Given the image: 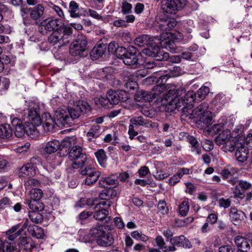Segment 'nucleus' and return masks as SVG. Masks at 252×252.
I'll list each match as a JSON object with an SVG mask.
<instances>
[{
    "label": "nucleus",
    "instance_id": "obj_51",
    "mask_svg": "<svg viewBox=\"0 0 252 252\" xmlns=\"http://www.w3.org/2000/svg\"><path fill=\"white\" fill-rule=\"evenodd\" d=\"M209 91L210 89L208 87L203 86L200 88L196 93L198 100H202L204 99L206 96L209 93Z\"/></svg>",
    "mask_w": 252,
    "mask_h": 252
},
{
    "label": "nucleus",
    "instance_id": "obj_13",
    "mask_svg": "<svg viewBox=\"0 0 252 252\" xmlns=\"http://www.w3.org/2000/svg\"><path fill=\"white\" fill-rule=\"evenodd\" d=\"M183 7L181 0H162L161 9L167 13H175Z\"/></svg>",
    "mask_w": 252,
    "mask_h": 252
},
{
    "label": "nucleus",
    "instance_id": "obj_24",
    "mask_svg": "<svg viewBox=\"0 0 252 252\" xmlns=\"http://www.w3.org/2000/svg\"><path fill=\"white\" fill-rule=\"evenodd\" d=\"M170 242L172 245V246L182 247L185 248H190L191 244L189 240L186 239L183 235L176 236L170 238Z\"/></svg>",
    "mask_w": 252,
    "mask_h": 252
},
{
    "label": "nucleus",
    "instance_id": "obj_4",
    "mask_svg": "<svg viewBox=\"0 0 252 252\" xmlns=\"http://www.w3.org/2000/svg\"><path fill=\"white\" fill-rule=\"evenodd\" d=\"M71 27H64L61 29V31H54L51 34L48 38V41L55 45L59 43L60 45L63 46L69 42L68 38L72 34Z\"/></svg>",
    "mask_w": 252,
    "mask_h": 252
},
{
    "label": "nucleus",
    "instance_id": "obj_49",
    "mask_svg": "<svg viewBox=\"0 0 252 252\" xmlns=\"http://www.w3.org/2000/svg\"><path fill=\"white\" fill-rule=\"evenodd\" d=\"M30 200H40L43 196V192L39 189H32L30 191Z\"/></svg>",
    "mask_w": 252,
    "mask_h": 252
},
{
    "label": "nucleus",
    "instance_id": "obj_39",
    "mask_svg": "<svg viewBox=\"0 0 252 252\" xmlns=\"http://www.w3.org/2000/svg\"><path fill=\"white\" fill-rule=\"evenodd\" d=\"M12 130L9 125L4 124L0 126V137L9 139L12 135Z\"/></svg>",
    "mask_w": 252,
    "mask_h": 252
},
{
    "label": "nucleus",
    "instance_id": "obj_11",
    "mask_svg": "<svg viewBox=\"0 0 252 252\" xmlns=\"http://www.w3.org/2000/svg\"><path fill=\"white\" fill-rule=\"evenodd\" d=\"M107 98L111 105H117L120 101H126L128 98L126 91L120 90L113 91L110 90L107 93Z\"/></svg>",
    "mask_w": 252,
    "mask_h": 252
},
{
    "label": "nucleus",
    "instance_id": "obj_21",
    "mask_svg": "<svg viewBox=\"0 0 252 252\" xmlns=\"http://www.w3.org/2000/svg\"><path fill=\"white\" fill-rule=\"evenodd\" d=\"M19 240L18 246L13 245L12 243L11 246L17 247L19 250L21 248L30 252H36V246L33 242L28 241L26 237H20Z\"/></svg>",
    "mask_w": 252,
    "mask_h": 252
},
{
    "label": "nucleus",
    "instance_id": "obj_5",
    "mask_svg": "<svg viewBox=\"0 0 252 252\" xmlns=\"http://www.w3.org/2000/svg\"><path fill=\"white\" fill-rule=\"evenodd\" d=\"M67 155L70 160H74L72 163V168H78L85 165L87 157L86 155L82 153V149L80 146H73Z\"/></svg>",
    "mask_w": 252,
    "mask_h": 252
},
{
    "label": "nucleus",
    "instance_id": "obj_48",
    "mask_svg": "<svg viewBox=\"0 0 252 252\" xmlns=\"http://www.w3.org/2000/svg\"><path fill=\"white\" fill-rule=\"evenodd\" d=\"M149 37L147 35H141L136 37L134 40V43L136 45L139 46H144L149 43Z\"/></svg>",
    "mask_w": 252,
    "mask_h": 252
},
{
    "label": "nucleus",
    "instance_id": "obj_22",
    "mask_svg": "<svg viewBox=\"0 0 252 252\" xmlns=\"http://www.w3.org/2000/svg\"><path fill=\"white\" fill-rule=\"evenodd\" d=\"M40 127L41 125L37 126L36 125L33 124V123H30L29 122H25V133L32 138H35L38 137L39 134V128Z\"/></svg>",
    "mask_w": 252,
    "mask_h": 252
},
{
    "label": "nucleus",
    "instance_id": "obj_52",
    "mask_svg": "<svg viewBox=\"0 0 252 252\" xmlns=\"http://www.w3.org/2000/svg\"><path fill=\"white\" fill-rule=\"evenodd\" d=\"M189 206L188 201H184L181 203L179 207V212L183 216H186L189 210Z\"/></svg>",
    "mask_w": 252,
    "mask_h": 252
},
{
    "label": "nucleus",
    "instance_id": "obj_8",
    "mask_svg": "<svg viewBox=\"0 0 252 252\" xmlns=\"http://www.w3.org/2000/svg\"><path fill=\"white\" fill-rule=\"evenodd\" d=\"M80 168V174L83 176H86L84 181L86 185L91 186L93 185L97 181L101 175L100 171L90 166H85L84 168L82 166Z\"/></svg>",
    "mask_w": 252,
    "mask_h": 252
},
{
    "label": "nucleus",
    "instance_id": "obj_33",
    "mask_svg": "<svg viewBox=\"0 0 252 252\" xmlns=\"http://www.w3.org/2000/svg\"><path fill=\"white\" fill-rule=\"evenodd\" d=\"M130 125L137 127L140 126L145 127L149 126L148 121L144 119L142 116H135L129 120Z\"/></svg>",
    "mask_w": 252,
    "mask_h": 252
},
{
    "label": "nucleus",
    "instance_id": "obj_3",
    "mask_svg": "<svg viewBox=\"0 0 252 252\" xmlns=\"http://www.w3.org/2000/svg\"><path fill=\"white\" fill-rule=\"evenodd\" d=\"M88 40L84 35H79L70 45L69 54L78 59L84 58L88 54Z\"/></svg>",
    "mask_w": 252,
    "mask_h": 252
},
{
    "label": "nucleus",
    "instance_id": "obj_37",
    "mask_svg": "<svg viewBox=\"0 0 252 252\" xmlns=\"http://www.w3.org/2000/svg\"><path fill=\"white\" fill-rule=\"evenodd\" d=\"M169 77L170 76H168L167 74L161 75L158 80V84L154 87L153 90L158 92L159 93L163 92L166 87L165 83Z\"/></svg>",
    "mask_w": 252,
    "mask_h": 252
},
{
    "label": "nucleus",
    "instance_id": "obj_16",
    "mask_svg": "<svg viewBox=\"0 0 252 252\" xmlns=\"http://www.w3.org/2000/svg\"><path fill=\"white\" fill-rule=\"evenodd\" d=\"M252 187V185L250 182L240 180L238 181V183L235 186L233 191L234 196L240 199H244L245 197V191L250 189Z\"/></svg>",
    "mask_w": 252,
    "mask_h": 252
},
{
    "label": "nucleus",
    "instance_id": "obj_63",
    "mask_svg": "<svg viewBox=\"0 0 252 252\" xmlns=\"http://www.w3.org/2000/svg\"><path fill=\"white\" fill-rule=\"evenodd\" d=\"M219 252H235V249H233L230 245H223L220 246L219 249Z\"/></svg>",
    "mask_w": 252,
    "mask_h": 252
},
{
    "label": "nucleus",
    "instance_id": "obj_45",
    "mask_svg": "<svg viewBox=\"0 0 252 252\" xmlns=\"http://www.w3.org/2000/svg\"><path fill=\"white\" fill-rule=\"evenodd\" d=\"M29 217L30 220L35 223H40L43 220V216L36 211H29Z\"/></svg>",
    "mask_w": 252,
    "mask_h": 252
},
{
    "label": "nucleus",
    "instance_id": "obj_9",
    "mask_svg": "<svg viewBox=\"0 0 252 252\" xmlns=\"http://www.w3.org/2000/svg\"><path fill=\"white\" fill-rule=\"evenodd\" d=\"M140 56L141 53L135 47L129 46L128 52L125 58H124L123 62L127 65L139 66L141 64L139 62Z\"/></svg>",
    "mask_w": 252,
    "mask_h": 252
},
{
    "label": "nucleus",
    "instance_id": "obj_46",
    "mask_svg": "<svg viewBox=\"0 0 252 252\" xmlns=\"http://www.w3.org/2000/svg\"><path fill=\"white\" fill-rule=\"evenodd\" d=\"M79 5L75 1H71L69 3V10L70 16L73 18H77L79 16Z\"/></svg>",
    "mask_w": 252,
    "mask_h": 252
},
{
    "label": "nucleus",
    "instance_id": "obj_25",
    "mask_svg": "<svg viewBox=\"0 0 252 252\" xmlns=\"http://www.w3.org/2000/svg\"><path fill=\"white\" fill-rule=\"evenodd\" d=\"M156 94V93L140 91L135 95V98L137 101H150L155 97Z\"/></svg>",
    "mask_w": 252,
    "mask_h": 252
},
{
    "label": "nucleus",
    "instance_id": "obj_42",
    "mask_svg": "<svg viewBox=\"0 0 252 252\" xmlns=\"http://www.w3.org/2000/svg\"><path fill=\"white\" fill-rule=\"evenodd\" d=\"M13 202L7 197H3L0 199V210H5L6 212L10 211Z\"/></svg>",
    "mask_w": 252,
    "mask_h": 252
},
{
    "label": "nucleus",
    "instance_id": "obj_59",
    "mask_svg": "<svg viewBox=\"0 0 252 252\" xmlns=\"http://www.w3.org/2000/svg\"><path fill=\"white\" fill-rule=\"evenodd\" d=\"M118 47V44L115 41H112L108 45V51L110 54L115 55Z\"/></svg>",
    "mask_w": 252,
    "mask_h": 252
},
{
    "label": "nucleus",
    "instance_id": "obj_64",
    "mask_svg": "<svg viewBox=\"0 0 252 252\" xmlns=\"http://www.w3.org/2000/svg\"><path fill=\"white\" fill-rule=\"evenodd\" d=\"M150 171L148 167L144 166L141 167L138 170V173L140 177H144L149 173Z\"/></svg>",
    "mask_w": 252,
    "mask_h": 252
},
{
    "label": "nucleus",
    "instance_id": "obj_20",
    "mask_svg": "<svg viewBox=\"0 0 252 252\" xmlns=\"http://www.w3.org/2000/svg\"><path fill=\"white\" fill-rule=\"evenodd\" d=\"M241 141H240L237 137H232L231 136L224 145L222 146V149L225 152H232L239 146H241L242 143H244V141H243L242 139Z\"/></svg>",
    "mask_w": 252,
    "mask_h": 252
},
{
    "label": "nucleus",
    "instance_id": "obj_38",
    "mask_svg": "<svg viewBox=\"0 0 252 252\" xmlns=\"http://www.w3.org/2000/svg\"><path fill=\"white\" fill-rule=\"evenodd\" d=\"M28 231L32 236L37 239L41 238L44 235L43 229L35 225H30Z\"/></svg>",
    "mask_w": 252,
    "mask_h": 252
},
{
    "label": "nucleus",
    "instance_id": "obj_23",
    "mask_svg": "<svg viewBox=\"0 0 252 252\" xmlns=\"http://www.w3.org/2000/svg\"><path fill=\"white\" fill-rule=\"evenodd\" d=\"M234 242L237 248L236 252H248L250 251V245L245 238L237 236L235 238Z\"/></svg>",
    "mask_w": 252,
    "mask_h": 252
},
{
    "label": "nucleus",
    "instance_id": "obj_18",
    "mask_svg": "<svg viewBox=\"0 0 252 252\" xmlns=\"http://www.w3.org/2000/svg\"><path fill=\"white\" fill-rule=\"evenodd\" d=\"M39 109L38 105L34 104L32 107V105H30L29 108L28 109V119L30 123H33L36 125V126H39L41 124V118L38 113Z\"/></svg>",
    "mask_w": 252,
    "mask_h": 252
},
{
    "label": "nucleus",
    "instance_id": "obj_29",
    "mask_svg": "<svg viewBox=\"0 0 252 252\" xmlns=\"http://www.w3.org/2000/svg\"><path fill=\"white\" fill-rule=\"evenodd\" d=\"M106 49L105 44H98L94 47L90 53V56L93 60L101 57L105 53Z\"/></svg>",
    "mask_w": 252,
    "mask_h": 252
},
{
    "label": "nucleus",
    "instance_id": "obj_6",
    "mask_svg": "<svg viewBox=\"0 0 252 252\" xmlns=\"http://www.w3.org/2000/svg\"><path fill=\"white\" fill-rule=\"evenodd\" d=\"M142 53L146 56L155 58L157 61H166L169 59V54L162 50L159 46L151 45L142 50Z\"/></svg>",
    "mask_w": 252,
    "mask_h": 252
},
{
    "label": "nucleus",
    "instance_id": "obj_36",
    "mask_svg": "<svg viewBox=\"0 0 252 252\" xmlns=\"http://www.w3.org/2000/svg\"><path fill=\"white\" fill-rule=\"evenodd\" d=\"M167 35H168V38L165 39L164 40L162 41V46L170 52L175 53L177 49V46L174 40L169 38V35H172L171 33H167Z\"/></svg>",
    "mask_w": 252,
    "mask_h": 252
},
{
    "label": "nucleus",
    "instance_id": "obj_60",
    "mask_svg": "<svg viewBox=\"0 0 252 252\" xmlns=\"http://www.w3.org/2000/svg\"><path fill=\"white\" fill-rule=\"evenodd\" d=\"M126 88L129 90H134L138 87V84L135 81H129L125 84Z\"/></svg>",
    "mask_w": 252,
    "mask_h": 252
},
{
    "label": "nucleus",
    "instance_id": "obj_50",
    "mask_svg": "<svg viewBox=\"0 0 252 252\" xmlns=\"http://www.w3.org/2000/svg\"><path fill=\"white\" fill-rule=\"evenodd\" d=\"M108 215V211L105 209H100L95 212L94 218L95 220H102L106 218Z\"/></svg>",
    "mask_w": 252,
    "mask_h": 252
},
{
    "label": "nucleus",
    "instance_id": "obj_28",
    "mask_svg": "<svg viewBox=\"0 0 252 252\" xmlns=\"http://www.w3.org/2000/svg\"><path fill=\"white\" fill-rule=\"evenodd\" d=\"M244 143H242L241 146H239L235 152V157L237 160L240 162H244L248 158V150L247 148L244 146Z\"/></svg>",
    "mask_w": 252,
    "mask_h": 252
},
{
    "label": "nucleus",
    "instance_id": "obj_44",
    "mask_svg": "<svg viewBox=\"0 0 252 252\" xmlns=\"http://www.w3.org/2000/svg\"><path fill=\"white\" fill-rule=\"evenodd\" d=\"M95 157L101 166H105L107 157L103 149H99L95 153Z\"/></svg>",
    "mask_w": 252,
    "mask_h": 252
},
{
    "label": "nucleus",
    "instance_id": "obj_54",
    "mask_svg": "<svg viewBox=\"0 0 252 252\" xmlns=\"http://www.w3.org/2000/svg\"><path fill=\"white\" fill-rule=\"evenodd\" d=\"M128 52V47L127 48H124L122 46H119L114 55L117 58L124 60V58H125L126 54Z\"/></svg>",
    "mask_w": 252,
    "mask_h": 252
},
{
    "label": "nucleus",
    "instance_id": "obj_62",
    "mask_svg": "<svg viewBox=\"0 0 252 252\" xmlns=\"http://www.w3.org/2000/svg\"><path fill=\"white\" fill-rule=\"evenodd\" d=\"M98 102L102 107H104L105 108H109L111 105L109 101H108V98H107V95L106 97H100L98 99Z\"/></svg>",
    "mask_w": 252,
    "mask_h": 252
},
{
    "label": "nucleus",
    "instance_id": "obj_58",
    "mask_svg": "<svg viewBox=\"0 0 252 252\" xmlns=\"http://www.w3.org/2000/svg\"><path fill=\"white\" fill-rule=\"evenodd\" d=\"M242 131L241 129L235 128L231 133V136L232 137H237L238 138H239L240 141H242V139H243V141H244L245 136H243V135L242 134Z\"/></svg>",
    "mask_w": 252,
    "mask_h": 252
},
{
    "label": "nucleus",
    "instance_id": "obj_43",
    "mask_svg": "<svg viewBox=\"0 0 252 252\" xmlns=\"http://www.w3.org/2000/svg\"><path fill=\"white\" fill-rule=\"evenodd\" d=\"M188 140L191 145V151L196 152L197 154L200 155L201 153V149L196 138L193 136H189Z\"/></svg>",
    "mask_w": 252,
    "mask_h": 252
},
{
    "label": "nucleus",
    "instance_id": "obj_32",
    "mask_svg": "<svg viewBox=\"0 0 252 252\" xmlns=\"http://www.w3.org/2000/svg\"><path fill=\"white\" fill-rule=\"evenodd\" d=\"M231 137L230 130L227 129L222 131L215 138V142L219 146L223 145Z\"/></svg>",
    "mask_w": 252,
    "mask_h": 252
},
{
    "label": "nucleus",
    "instance_id": "obj_27",
    "mask_svg": "<svg viewBox=\"0 0 252 252\" xmlns=\"http://www.w3.org/2000/svg\"><path fill=\"white\" fill-rule=\"evenodd\" d=\"M73 137H67L64 138L62 142L60 143V149L61 152L63 153V155H67L69 150L75 144Z\"/></svg>",
    "mask_w": 252,
    "mask_h": 252
},
{
    "label": "nucleus",
    "instance_id": "obj_14",
    "mask_svg": "<svg viewBox=\"0 0 252 252\" xmlns=\"http://www.w3.org/2000/svg\"><path fill=\"white\" fill-rule=\"evenodd\" d=\"M192 120L198 127L204 128L211 124L212 120V113L211 112H206L204 114H197L194 116Z\"/></svg>",
    "mask_w": 252,
    "mask_h": 252
},
{
    "label": "nucleus",
    "instance_id": "obj_7",
    "mask_svg": "<svg viewBox=\"0 0 252 252\" xmlns=\"http://www.w3.org/2000/svg\"><path fill=\"white\" fill-rule=\"evenodd\" d=\"M69 113V117L71 118L72 124L73 120L78 118L81 114H89L91 111V107L89 103L85 101H79L76 105L70 109H67Z\"/></svg>",
    "mask_w": 252,
    "mask_h": 252
},
{
    "label": "nucleus",
    "instance_id": "obj_41",
    "mask_svg": "<svg viewBox=\"0 0 252 252\" xmlns=\"http://www.w3.org/2000/svg\"><path fill=\"white\" fill-rule=\"evenodd\" d=\"M156 242L159 248L164 252H174L176 250V248L174 246H166L165 243L161 236H158L156 237Z\"/></svg>",
    "mask_w": 252,
    "mask_h": 252
},
{
    "label": "nucleus",
    "instance_id": "obj_2",
    "mask_svg": "<svg viewBox=\"0 0 252 252\" xmlns=\"http://www.w3.org/2000/svg\"><path fill=\"white\" fill-rule=\"evenodd\" d=\"M89 235L93 237L96 238V242L100 247H109L112 245L114 242L113 235L108 231H104L102 225L92 228L90 230Z\"/></svg>",
    "mask_w": 252,
    "mask_h": 252
},
{
    "label": "nucleus",
    "instance_id": "obj_40",
    "mask_svg": "<svg viewBox=\"0 0 252 252\" xmlns=\"http://www.w3.org/2000/svg\"><path fill=\"white\" fill-rule=\"evenodd\" d=\"M117 195L116 191L112 188H107L100 192L99 197L102 200H109L113 198Z\"/></svg>",
    "mask_w": 252,
    "mask_h": 252
},
{
    "label": "nucleus",
    "instance_id": "obj_61",
    "mask_svg": "<svg viewBox=\"0 0 252 252\" xmlns=\"http://www.w3.org/2000/svg\"><path fill=\"white\" fill-rule=\"evenodd\" d=\"M219 204L220 207L227 208L230 206L231 201L229 198H221L219 200Z\"/></svg>",
    "mask_w": 252,
    "mask_h": 252
},
{
    "label": "nucleus",
    "instance_id": "obj_1",
    "mask_svg": "<svg viewBox=\"0 0 252 252\" xmlns=\"http://www.w3.org/2000/svg\"><path fill=\"white\" fill-rule=\"evenodd\" d=\"M196 94L193 91L185 93L183 88L176 89L172 87L163 95L161 98V105L164 107L166 112H172L175 109L182 111V116L187 114L188 110L192 108V103L196 98Z\"/></svg>",
    "mask_w": 252,
    "mask_h": 252
},
{
    "label": "nucleus",
    "instance_id": "obj_47",
    "mask_svg": "<svg viewBox=\"0 0 252 252\" xmlns=\"http://www.w3.org/2000/svg\"><path fill=\"white\" fill-rule=\"evenodd\" d=\"M245 217V214L243 212L239 211L236 214L230 216V218L233 224L237 225L240 223L242 220H244Z\"/></svg>",
    "mask_w": 252,
    "mask_h": 252
},
{
    "label": "nucleus",
    "instance_id": "obj_55",
    "mask_svg": "<svg viewBox=\"0 0 252 252\" xmlns=\"http://www.w3.org/2000/svg\"><path fill=\"white\" fill-rule=\"evenodd\" d=\"M14 129L15 135L17 137H21L25 133V124H21L20 126L14 127Z\"/></svg>",
    "mask_w": 252,
    "mask_h": 252
},
{
    "label": "nucleus",
    "instance_id": "obj_57",
    "mask_svg": "<svg viewBox=\"0 0 252 252\" xmlns=\"http://www.w3.org/2000/svg\"><path fill=\"white\" fill-rule=\"evenodd\" d=\"M131 9L132 5L130 3L126 1L123 2L122 5V12L124 14L130 13L131 12Z\"/></svg>",
    "mask_w": 252,
    "mask_h": 252
},
{
    "label": "nucleus",
    "instance_id": "obj_26",
    "mask_svg": "<svg viewBox=\"0 0 252 252\" xmlns=\"http://www.w3.org/2000/svg\"><path fill=\"white\" fill-rule=\"evenodd\" d=\"M42 118L45 119L44 122L41 126L43 130L46 132L52 131L54 127L55 120L51 118V115L48 113H45L42 116Z\"/></svg>",
    "mask_w": 252,
    "mask_h": 252
},
{
    "label": "nucleus",
    "instance_id": "obj_12",
    "mask_svg": "<svg viewBox=\"0 0 252 252\" xmlns=\"http://www.w3.org/2000/svg\"><path fill=\"white\" fill-rule=\"evenodd\" d=\"M41 25L44 27L45 31L47 32L61 31L62 28L70 27L69 26L64 25L62 20L54 18L46 19L41 22Z\"/></svg>",
    "mask_w": 252,
    "mask_h": 252
},
{
    "label": "nucleus",
    "instance_id": "obj_35",
    "mask_svg": "<svg viewBox=\"0 0 252 252\" xmlns=\"http://www.w3.org/2000/svg\"><path fill=\"white\" fill-rule=\"evenodd\" d=\"M27 204L31 210L36 212L43 210L45 207L44 204L40 200L28 199Z\"/></svg>",
    "mask_w": 252,
    "mask_h": 252
},
{
    "label": "nucleus",
    "instance_id": "obj_31",
    "mask_svg": "<svg viewBox=\"0 0 252 252\" xmlns=\"http://www.w3.org/2000/svg\"><path fill=\"white\" fill-rule=\"evenodd\" d=\"M60 149V142L57 140L49 141L46 143L44 151L48 154H51Z\"/></svg>",
    "mask_w": 252,
    "mask_h": 252
},
{
    "label": "nucleus",
    "instance_id": "obj_17",
    "mask_svg": "<svg viewBox=\"0 0 252 252\" xmlns=\"http://www.w3.org/2000/svg\"><path fill=\"white\" fill-rule=\"evenodd\" d=\"M36 166L32 162L23 165L19 169V176L24 178H32L36 174Z\"/></svg>",
    "mask_w": 252,
    "mask_h": 252
},
{
    "label": "nucleus",
    "instance_id": "obj_34",
    "mask_svg": "<svg viewBox=\"0 0 252 252\" xmlns=\"http://www.w3.org/2000/svg\"><path fill=\"white\" fill-rule=\"evenodd\" d=\"M0 252H20L18 248L11 246V243L0 239Z\"/></svg>",
    "mask_w": 252,
    "mask_h": 252
},
{
    "label": "nucleus",
    "instance_id": "obj_56",
    "mask_svg": "<svg viewBox=\"0 0 252 252\" xmlns=\"http://www.w3.org/2000/svg\"><path fill=\"white\" fill-rule=\"evenodd\" d=\"M158 208V211L162 214H166L168 212V208L167 206L166 203L163 200L159 201Z\"/></svg>",
    "mask_w": 252,
    "mask_h": 252
},
{
    "label": "nucleus",
    "instance_id": "obj_30",
    "mask_svg": "<svg viewBox=\"0 0 252 252\" xmlns=\"http://www.w3.org/2000/svg\"><path fill=\"white\" fill-rule=\"evenodd\" d=\"M100 126L99 125H92L91 127L87 133V137L89 141L95 139L101 134Z\"/></svg>",
    "mask_w": 252,
    "mask_h": 252
},
{
    "label": "nucleus",
    "instance_id": "obj_19",
    "mask_svg": "<svg viewBox=\"0 0 252 252\" xmlns=\"http://www.w3.org/2000/svg\"><path fill=\"white\" fill-rule=\"evenodd\" d=\"M208 107L209 105L207 103L205 102H202L194 110H192L191 108L190 111L188 110V112H187V114H185L183 116L188 118L189 119L192 120L194 116L196 115L197 114H204L206 112H210L208 110Z\"/></svg>",
    "mask_w": 252,
    "mask_h": 252
},
{
    "label": "nucleus",
    "instance_id": "obj_53",
    "mask_svg": "<svg viewBox=\"0 0 252 252\" xmlns=\"http://www.w3.org/2000/svg\"><path fill=\"white\" fill-rule=\"evenodd\" d=\"M28 178L29 179L26 180L24 183V186L26 189H33L32 188L37 187L39 185L40 183L38 180L31 178Z\"/></svg>",
    "mask_w": 252,
    "mask_h": 252
},
{
    "label": "nucleus",
    "instance_id": "obj_15",
    "mask_svg": "<svg viewBox=\"0 0 252 252\" xmlns=\"http://www.w3.org/2000/svg\"><path fill=\"white\" fill-rule=\"evenodd\" d=\"M54 117L57 121L63 126H71L72 124L71 118L69 117L67 109L58 108L55 111Z\"/></svg>",
    "mask_w": 252,
    "mask_h": 252
},
{
    "label": "nucleus",
    "instance_id": "obj_10",
    "mask_svg": "<svg viewBox=\"0 0 252 252\" xmlns=\"http://www.w3.org/2000/svg\"><path fill=\"white\" fill-rule=\"evenodd\" d=\"M44 7L41 4H38L32 8L23 7L21 9V15L24 19L30 17L34 20H37L43 17Z\"/></svg>",
    "mask_w": 252,
    "mask_h": 252
}]
</instances>
